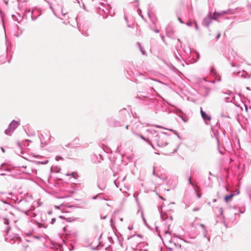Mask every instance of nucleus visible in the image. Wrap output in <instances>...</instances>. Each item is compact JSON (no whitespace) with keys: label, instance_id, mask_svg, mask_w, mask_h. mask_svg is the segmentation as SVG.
Segmentation results:
<instances>
[{"label":"nucleus","instance_id":"052dcab7","mask_svg":"<svg viewBox=\"0 0 251 251\" xmlns=\"http://www.w3.org/2000/svg\"><path fill=\"white\" fill-rule=\"evenodd\" d=\"M0 175H1V176H3V175H4V174H0Z\"/></svg>","mask_w":251,"mask_h":251},{"label":"nucleus","instance_id":"13d9d810","mask_svg":"<svg viewBox=\"0 0 251 251\" xmlns=\"http://www.w3.org/2000/svg\"><path fill=\"white\" fill-rule=\"evenodd\" d=\"M1 150L3 152H4V150L3 149V148H1Z\"/></svg>","mask_w":251,"mask_h":251},{"label":"nucleus","instance_id":"79ce46f5","mask_svg":"<svg viewBox=\"0 0 251 251\" xmlns=\"http://www.w3.org/2000/svg\"><path fill=\"white\" fill-rule=\"evenodd\" d=\"M182 120L184 122H187V120H185V119H184L182 117H181Z\"/></svg>","mask_w":251,"mask_h":251},{"label":"nucleus","instance_id":"49530a36","mask_svg":"<svg viewBox=\"0 0 251 251\" xmlns=\"http://www.w3.org/2000/svg\"><path fill=\"white\" fill-rule=\"evenodd\" d=\"M217 81H221V77H220L217 79Z\"/></svg>","mask_w":251,"mask_h":251},{"label":"nucleus","instance_id":"de8ad7c7","mask_svg":"<svg viewBox=\"0 0 251 251\" xmlns=\"http://www.w3.org/2000/svg\"><path fill=\"white\" fill-rule=\"evenodd\" d=\"M156 127H159V128H162V127L161 126H155Z\"/></svg>","mask_w":251,"mask_h":251},{"label":"nucleus","instance_id":"a18cd8bd","mask_svg":"<svg viewBox=\"0 0 251 251\" xmlns=\"http://www.w3.org/2000/svg\"><path fill=\"white\" fill-rule=\"evenodd\" d=\"M240 212L241 213H243L244 212V210H243V211H241V210H240Z\"/></svg>","mask_w":251,"mask_h":251},{"label":"nucleus","instance_id":"a211bd4d","mask_svg":"<svg viewBox=\"0 0 251 251\" xmlns=\"http://www.w3.org/2000/svg\"><path fill=\"white\" fill-rule=\"evenodd\" d=\"M120 178H119L117 180L114 181V183L117 187H119L118 185H119V182L120 181Z\"/></svg>","mask_w":251,"mask_h":251},{"label":"nucleus","instance_id":"cd10ccee","mask_svg":"<svg viewBox=\"0 0 251 251\" xmlns=\"http://www.w3.org/2000/svg\"><path fill=\"white\" fill-rule=\"evenodd\" d=\"M200 209V208H195L193 209V211L195 212V211H199V210Z\"/></svg>","mask_w":251,"mask_h":251},{"label":"nucleus","instance_id":"bf43d9fd","mask_svg":"<svg viewBox=\"0 0 251 251\" xmlns=\"http://www.w3.org/2000/svg\"><path fill=\"white\" fill-rule=\"evenodd\" d=\"M128 126H126V128L127 129L128 128Z\"/></svg>","mask_w":251,"mask_h":251},{"label":"nucleus","instance_id":"393cba45","mask_svg":"<svg viewBox=\"0 0 251 251\" xmlns=\"http://www.w3.org/2000/svg\"><path fill=\"white\" fill-rule=\"evenodd\" d=\"M75 174H76L75 173H72V174H67L66 175L68 176H73L74 177V178H75Z\"/></svg>","mask_w":251,"mask_h":251},{"label":"nucleus","instance_id":"473e14b6","mask_svg":"<svg viewBox=\"0 0 251 251\" xmlns=\"http://www.w3.org/2000/svg\"><path fill=\"white\" fill-rule=\"evenodd\" d=\"M189 184H190L192 186L193 185V183H192V182L191 181V177L189 178Z\"/></svg>","mask_w":251,"mask_h":251},{"label":"nucleus","instance_id":"20e7f679","mask_svg":"<svg viewBox=\"0 0 251 251\" xmlns=\"http://www.w3.org/2000/svg\"><path fill=\"white\" fill-rule=\"evenodd\" d=\"M20 125L19 121L13 120L9 124L7 129L5 130V133L8 135H11L13 131Z\"/></svg>","mask_w":251,"mask_h":251},{"label":"nucleus","instance_id":"bb28decb","mask_svg":"<svg viewBox=\"0 0 251 251\" xmlns=\"http://www.w3.org/2000/svg\"><path fill=\"white\" fill-rule=\"evenodd\" d=\"M220 214L221 215H223V209L222 208H221L220 209Z\"/></svg>","mask_w":251,"mask_h":251},{"label":"nucleus","instance_id":"1a4fd4ad","mask_svg":"<svg viewBox=\"0 0 251 251\" xmlns=\"http://www.w3.org/2000/svg\"><path fill=\"white\" fill-rule=\"evenodd\" d=\"M40 12L37 9H34L33 10L32 12H31V18L33 20H36L37 17H38V16H34V13H36V12ZM40 15V13L38 15V16Z\"/></svg>","mask_w":251,"mask_h":251},{"label":"nucleus","instance_id":"0eeeda50","mask_svg":"<svg viewBox=\"0 0 251 251\" xmlns=\"http://www.w3.org/2000/svg\"><path fill=\"white\" fill-rule=\"evenodd\" d=\"M145 245V243H140L137 245L135 251H146V250H142L141 248L143 247Z\"/></svg>","mask_w":251,"mask_h":251},{"label":"nucleus","instance_id":"4c0bfd02","mask_svg":"<svg viewBox=\"0 0 251 251\" xmlns=\"http://www.w3.org/2000/svg\"><path fill=\"white\" fill-rule=\"evenodd\" d=\"M220 35H221V34L220 33H218V35L216 36L217 39L219 38V37H220Z\"/></svg>","mask_w":251,"mask_h":251},{"label":"nucleus","instance_id":"37998d69","mask_svg":"<svg viewBox=\"0 0 251 251\" xmlns=\"http://www.w3.org/2000/svg\"><path fill=\"white\" fill-rule=\"evenodd\" d=\"M125 179V177H124L123 178H122L121 179L122 181H124Z\"/></svg>","mask_w":251,"mask_h":251},{"label":"nucleus","instance_id":"aec40b11","mask_svg":"<svg viewBox=\"0 0 251 251\" xmlns=\"http://www.w3.org/2000/svg\"><path fill=\"white\" fill-rule=\"evenodd\" d=\"M225 99L226 102L231 101V100L229 97H226Z\"/></svg>","mask_w":251,"mask_h":251},{"label":"nucleus","instance_id":"5fc2aeb1","mask_svg":"<svg viewBox=\"0 0 251 251\" xmlns=\"http://www.w3.org/2000/svg\"><path fill=\"white\" fill-rule=\"evenodd\" d=\"M217 142H218V144H219V141L218 139H217Z\"/></svg>","mask_w":251,"mask_h":251},{"label":"nucleus","instance_id":"39448f33","mask_svg":"<svg viewBox=\"0 0 251 251\" xmlns=\"http://www.w3.org/2000/svg\"><path fill=\"white\" fill-rule=\"evenodd\" d=\"M201 114L203 120L205 122L211 120V117L209 115H207L205 112H204L202 110V108H201Z\"/></svg>","mask_w":251,"mask_h":251},{"label":"nucleus","instance_id":"ddd939ff","mask_svg":"<svg viewBox=\"0 0 251 251\" xmlns=\"http://www.w3.org/2000/svg\"><path fill=\"white\" fill-rule=\"evenodd\" d=\"M195 53H196V55H197V59H194L193 61H192L191 62L192 63L196 62L198 60L199 58V56H200L198 52H197Z\"/></svg>","mask_w":251,"mask_h":251},{"label":"nucleus","instance_id":"5701e85b","mask_svg":"<svg viewBox=\"0 0 251 251\" xmlns=\"http://www.w3.org/2000/svg\"><path fill=\"white\" fill-rule=\"evenodd\" d=\"M55 159L57 160V161H58L59 160H61V159H62V157H61V156H57L55 158Z\"/></svg>","mask_w":251,"mask_h":251},{"label":"nucleus","instance_id":"9d476101","mask_svg":"<svg viewBox=\"0 0 251 251\" xmlns=\"http://www.w3.org/2000/svg\"><path fill=\"white\" fill-rule=\"evenodd\" d=\"M164 238L165 239H169V237H170V234L169 233V227H168V229L167 230H164Z\"/></svg>","mask_w":251,"mask_h":251},{"label":"nucleus","instance_id":"338daca9","mask_svg":"<svg viewBox=\"0 0 251 251\" xmlns=\"http://www.w3.org/2000/svg\"><path fill=\"white\" fill-rule=\"evenodd\" d=\"M144 221L145 222V219L143 218Z\"/></svg>","mask_w":251,"mask_h":251},{"label":"nucleus","instance_id":"a19ab883","mask_svg":"<svg viewBox=\"0 0 251 251\" xmlns=\"http://www.w3.org/2000/svg\"><path fill=\"white\" fill-rule=\"evenodd\" d=\"M160 36H161L162 39L163 40L164 38V37L163 35H160Z\"/></svg>","mask_w":251,"mask_h":251},{"label":"nucleus","instance_id":"f704fd0d","mask_svg":"<svg viewBox=\"0 0 251 251\" xmlns=\"http://www.w3.org/2000/svg\"><path fill=\"white\" fill-rule=\"evenodd\" d=\"M239 192H239V190H236V191L234 193V194H235V195H238V194H239Z\"/></svg>","mask_w":251,"mask_h":251},{"label":"nucleus","instance_id":"3c124183","mask_svg":"<svg viewBox=\"0 0 251 251\" xmlns=\"http://www.w3.org/2000/svg\"><path fill=\"white\" fill-rule=\"evenodd\" d=\"M246 89H247V90H250V88H249V87H247L246 88Z\"/></svg>","mask_w":251,"mask_h":251},{"label":"nucleus","instance_id":"e2e57ef3","mask_svg":"<svg viewBox=\"0 0 251 251\" xmlns=\"http://www.w3.org/2000/svg\"><path fill=\"white\" fill-rule=\"evenodd\" d=\"M202 79H203V80H205V78H202Z\"/></svg>","mask_w":251,"mask_h":251},{"label":"nucleus","instance_id":"09e8293b","mask_svg":"<svg viewBox=\"0 0 251 251\" xmlns=\"http://www.w3.org/2000/svg\"><path fill=\"white\" fill-rule=\"evenodd\" d=\"M153 174L155 175V169L153 168Z\"/></svg>","mask_w":251,"mask_h":251},{"label":"nucleus","instance_id":"2f4dec72","mask_svg":"<svg viewBox=\"0 0 251 251\" xmlns=\"http://www.w3.org/2000/svg\"><path fill=\"white\" fill-rule=\"evenodd\" d=\"M200 226L201 227H202L203 228V229H204H204H205V226H204V225H203L202 224H200Z\"/></svg>","mask_w":251,"mask_h":251},{"label":"nucleus","instance_id":"6e6d98bb","mask_svg":"<svg viewBox=\"0 0 251 251\" xmlns=\"http://www.w3.org/2000/svg\"><path fill=\"white\" fill-rule=\"evenodd\" d=\"M120 221L122 222L123 221V218H121L120 219Z\"/></svg>","mask_w":251,"mask_h":251},{"label":"nucleus","instance_id":"c03bdc74","mask_svg":"<svg viewBox=\"0 0 251 251\" xmlns=\"http://www.w3.org/2000/svg\"><path fill=\"white\" fill-rule=\"evenodd\" d=\"M197 196L199 198H200L201 197V195L200 194H198Z\"/></svg>","mask_w":251,"mask_h":251},{"label":"nucleus","instance_id":"69168bd1","mask_svg":"<svg viewBox=\"0 0 251 251\" xmlns=\"http://www.w3.org/2000/svg\"><path fill=\"white\" fill-rule=\"evenodd\" d=\"M225 117L229 118V116H225Z\"/></svg>","mask_w":251,"mask_h":251},{"label":"nucleus","instance_id":"f8f14e48","mask_svg":"<svg viewBox=\"0 0 251 251\" xmlns=\"http://www.w3.org/2000/svg\"><path fill=\"white\" fill-rule=\"evenodd\" d=\"M65 219L67 222H72L76 221L77 220V218H67Z\"/></svg>","mask_w":251,"mask_h":251},{"label":"nucleus","instance_id":"603ef678","mask_svg":"<svg viewBox=\"0 0 251 251\" xmlns=\"http://www.w3.org/2000/svg\"><path fill=\"white\" fill-rule=\"evenodd\" d=\"M59 218H63V217L62 216H60L59 217Z\"/></svg>","mask_w":251,"mask_h":251},{"label":"nucleus","instance_id":"e433bc0d","mask_svg":"<svg viewBox=\"0 0 251 251\" xmlns=\"http://www.w3.org/2000/svg\"><path fill=\"white\" fill-rule=\"evenodd\" d=\"M154 32H156V33H159V30H158L157 29H155L154 30Z\"/></svg>","mask_w":251,"mask_h":251},{"label":"nucleus","instance_id":"4d7b16f0","mask_svg":"<svg viewBox=\"0 0 251 251\" xmlns=\"http://www.w3.org/2000/svg\"><path fill=\"white\" fill-rule=\"evenodd\" d=\"M76 1H77L78 3H79V1L78 0H75Z\"/></svg>","mask_w":251,"mask_h":251},{"label":"nucleus","instance_id":"6ab92c4d","mask_svg":"<svg viewBox=\"0 0 251 251\" xmlns=\"http://www.w3.org/2000/svg\"><path fill=\"white\" fill-rule=\"evenodd\" d=\"M133 197H134V198H135V201H136V202H137V203H138V202H139V201H138V198H137V196H136V193H134V194H133Z\"/></svg>","mask_w":251,"mask_h":251},{"label":"nucleus","instance_id":"c756f323","mask_svg":"<svg viewBox=\"0 0 251 251\" xmlns=\"http://www.w3.org/2000/svg\"><path fill=\"white\" fill-rule=\"evenodd\" d=\"M215 70H214V68L213 67H212L211 68V70H210V73H214Z\"/></svg>","mask_w":251,"mask_h":251},{"label":"nucleus","instance_id":"58836bf2","mask_svg":"<svg viewBox=\"0 0 251 251\" xmlns=\"http://www.w3.org/2000/svg\"><path fill=\"white\" fill-rule=\"evenodd\" d=\"M98 197V195H97V196H95V197H93V200H96V199H97Z\"/></svg>","mask_w":251,"mask_h":251},{"label":"nucleus","instance_id":"4be33fe9","mask_svg":"<svg viewBox=\"0 0 251 251\" xmlns=\"http://www.w3.org/2000/svg\"><path fill=\"white\" fill-rule=\"evenodd\" d=\"M192 24H193V23H192V22H191V21H189V22H188L187 23L186 25H188V26H192Z\"/></svg>","mask_w":251,"mask_h":251},{"label":"nucleus","instance_id":"0e129e2a","mask_svg":"<svg viewBox=\"0 0 251 251\" xmlns=\"http://www.w3.org/2000/svg\"><path fill=\"white\" fill-rule=\"evenodd\" d=\"M106 218V217H103V219H104Z\"/></svg>","mask_w":251,"mask_h":251},{"label":"nucleus","instance_id":"a878e982","mask_svg":"<svg viewBox=\"0 0 251 251\" xmlns=\"http://www.w3.org/2000/svg\"><path fill=\"white\" fill-rule=\"evenodd\" d=\"M55 221H56V219H55V218H52V220H51V221L50 223H51V224H54V223L55 222Z\"/></svg>","mask_w":251,"mask_h":251},{"label":"nucleus","instance_id":"9b49d317","mask_svg":"<svg viewBox=\"0 0 251 251\" xmlns=\"http://www.w3.org/2000/svg\"><path fill=\"white\" fill-rule=\"evenodd\" d=\"M140 137H141V139H142L144 141H145L147 142H148L152 148H153V146L152 144L151 143V142L150 141V140L149 139L146 138L145 137H144L142 135H141Z\"/></svg>","mask_w":251,"mask_h":251},{"label":"nucleus","instance_id":"680f3d73","mask_svg":"<svg viewBox=\"0 0 251 251\" xmlns=\"http://www.w3.org/2000/svg\"><path fill=\"white\" fill-rule=\"evenodd\" d=\"M9 228H10V227H7V230H8Z\"/></svg>","mask_w":251,"mask_h":251},{"label":"nucleus","instance_id":"8fccbe9b","mask_svg":"<svg viewBox=\"0 0 251 251\" xmlns=\"http://www.w3.org/2000/svg\"><path fill=\"white\" fill-rule=\"evenodd\" d=\"M176 58L177 59H178V60H180V59H179V58L178 57V56H176Z\"/></svg>","mask_w":251,"mask_h":251},{"label":"nucleus","instance_id":"2eb2a0df","mask_svg":"<svg viewBox=\"0 0 251 251\" xmlns=\"http://www.w3.org/2000/svg\"><path fill=\"white\" fill-rule=\"evenodd\" d=\"M205 91H206V92H205V94L204 95L205 96H208V95L209 94V93L210 92V89L208 88H206Z\"/></svg>","mask_w":251,"mask_h":251},{"label":"nucleus","instance_id":"c9c22d12","mask_svg":"<svg viewBox=\"0 0 251 251\" xmlns=\"http://www.w3.org/2000/svg\"><path fill=\"white\" fill-rule=\"evenodd\" d=\"M194 23H195V27H196V29L197 30H198V26L197 24V23H196V22H195Z\"/></svg>","mask_w":251,"mask_h":251},{"label":"nucleus","instance_id":"412c9836","mask_svg":"<svg viewBox=\"0 0 251 251\" xmlns=\"http://www.w3.org/2000/svg\"><path fill=\"white\" fill-rule=\"evenodd\" d=\"M156 231L158 232V235L161 237L160 231L158 229V227L156 226Z\"/></svg>","mask_w":251,"mask_h":251},{"label":"nucleus","instance_id":"ea45409f","mask_svg":"<svg viewBox=\"0 0 251 251\" xmlns=\"http://www.w3.org/2000/svg\"><path fill=\"white\" fill-rule=\"evenodd\" d=\"M128 228L130 230H132V229L133 227H132V226H128Z\"/></svg>","mask_w":251,"mask_h":251},{"label":"nucleus","instance_id":"4468645a","mask_svg":"<svg viewBox=\"0 0 251 251\" xmlns=\"http://www.w3.org/2000/svg\"><path fill=\"white\" fill-rule=\"evenodd\" d=\"M223 94L225 95L230 96L232 94V93L231 91L229 90H227L226 92H224Z\"/></svg>","mask_w":251,"mask_h":251},{"label":"nucleus","instance_id":"6e6552de","mask_svg":"<svg viewBox=\"0 0 251 251\" xmlns=\"http://www.w3.org/2000/svg\"><path fill=\"white\" fill-rule=\"evenodd\" d=\"M235 194L234 193H232V194H230L228 195H226L225 197L224 198V200H225V201L227 203L229 201H231L232 197L235 196Z\"/></svg>","mask_w":251,"mask_h":251},{"label":"nucleus","instance_id":"f257e3e1","mask_svg":"<svg viewBox=\"0 0 251 251\" xmlns=\"http://www.w3.org/2000/svg\"><path fill=\"white\" fill-rule=\"evenodd\" d=\"M151 134L150 138L151 140L157 143L159 147H163L168 144L169 136L164 132L157 134L155 130H150Z\"/></svg>","mask_w":251,"mask_h":251},{"label":"nucleus","instance_id":"dca6fc26","mask_svg":"<svg viewBox=\"0 0 251 251\" xmlns=\"http://www.w3.org/2000/svg\"><path fill=\"white\" fill-rule=\"evenodd\" d=\"M204 237L205 238H207V239H208V241H210V237H208V236H207V230H206V229H204Z\"/></svg>","mask_w":251,"mask_h":251},{"label":"nucleus","instance_id":"f03ea898","mask_svg":"<svg viewBox=\"0 0 251 251\" xmlns=\"http://www.w3.org/2000/svg\"><path fill=\"white\" fill-rule=\"evenodd\" d=\"M233 13L230 9L228 10H224L220 12H214L213 15H212L211 13H209L207 16L204 18L202 21V25L208 27L213 20H216L220 17L226 14H231Z\"/></svg>","mask_w":251,"mask_h":251},{"label":"nucleus","instance_id":"864d4df0","mask_svg":"<svg viewBox=\"0 0 251 251\" xmlns=\"http://www.w3.org/2000/svg\"><path fill=\"white\" fill-rule=\"evenodd\" d=\"M35 238H37V239L39 238V237L38 236H35Z\"/></svg>","mask_w":251,"mask_h":251},{"label":"nucleus","instance_id":"7c9ffc66","mask_svg":"<svg viewBox=\"0 0 251 251\" xmlns=\"http://www.w3.org/2000/svg\"><path fill=\"white\" fill-rule=\"evenodd\" d=\"M62 206H63V205H62V204L60 205V206H55V208L56 209H60V208L61 207H62Z\"/></svg>","mask_w":251,"mask_h":251},{"label":"nucleus","instance_id":"72a5a7b5","mask_svg":"<svg viewBox=\"0 0 251 251\" xmlns=\"http://www.w3.org/2000/svg\"><path fill=\"white\" fill-rule=\"evenodd\" d=\"M178 20L180 22V23H181V24L184 23L182 21V20H181V19L179 17L178 18Z\"/></svg>","mask_w":251,"mask_h":251},{"label":"nucleus","instance_id":"b1692460","mask_svg":"<svg viewBox=\"0 0 251 251\" xmlns=\"http://www.w3.org/2000/svg\"><path fill=\"white\" fill-rule=\"evenodd\" d=\"M231 65L232 67H238L239 66V64H234V63H231Z\"/></svg>","mask_w":251,"mask_h":251},{"label":"nucleus","instance_id":"f3484780","mask_svg":"<svg viewBox=\"0 0 251 251\" xmlns=\"http://www.w3.org/2000/svg\"><path fill=\"white\" fill-rule=\"evenodd\" d=\"M3 223L5 225H8L9 224V220L8 219H4L3 220Z\"/></svg>","mask_w":251,"mask_h":251},{"label":"nucleus","instance_id":"423d86ee","mask_svg":"<svg viewBox=\"0 0 251 251\" xmlns=\"http://www.w3.org/2000/svg\"><path fill=\"white\" fill-rule=\"evenodd\" d=\"M174 31L173 28L170 26H167L166 28V34L168 37H171L174 35Z\"/></svg>","mask_w":251,"mask_h":251},{"label":"nucleus","instance_id":"c85d7f7f","mask_svg":"<svg viewBox=\"0 0 251 251\" xmlns=\"http://www.w3.org/2000/svg\"><path fill=\"white\" fill-rule=\"evenodd\" d=\"M140 50H141V51H142V53H143V54H145V50L143 49V48H142L140 47Z\"/></svg>","mask_w":251,"mask_h":251},{"label":"nucleus","instance_id":"7ed1b4c3","mask_svg":"<svg viewBox=\"0 0 251 251\" xmlns=\"http://www.w3.org/2000/svg\"><path fill=\"white\" fill-rule=\"evenodd\" d=\"M5 240L11 244H14L15 243L19 244L21 241V239L18 234L9 235L8 234L5 238Z\"/></svg>","mask_w":251,"mask_h":251}]
</instances>
